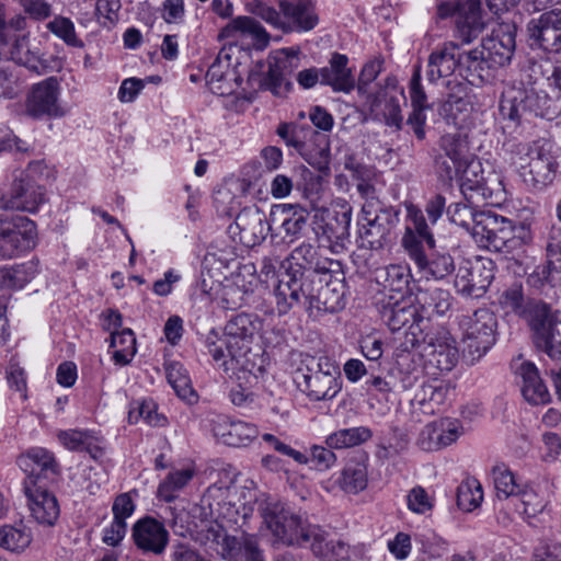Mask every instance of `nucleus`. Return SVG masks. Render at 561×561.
I'll list each match as a JSON object with an SVG mask.
<instances>
[{
	"mask_svg": "<svg viewBox=\"0 0 561 561\" xmlns=\"http://www.w3.org/2000/svg\"><path fill=\"white\" fill-rule=\"evenodd\" d=\"M534 73L541 75L539 82L529 89L511 90L503 94L500 114L503 119L519 124L526 113L551 119L561 108V66L549 60L536 64Z\"/></svg>",
	"mask_w": 561,
	"mask_h": 561,
	"instance_id": "f257e3e1",
	"label": "nucleus"
},
{
	"mask_svg": "<svg viewBox=\"0 0 561 561\" xmlns=\"http://www.w3.org/2000/svg\"><path fill=\"white\" fill-rule=\"evenodd\" d=\"M253 335L254 325L250 317L238 314L226 324L224 340L216 341V334L207 337L208 353L214 360H222L225 370H232L248 385L264 371L262 356L251 350Z\"/></svg>",
	"mask_w": 561,
	"mask_h": 561,
	"instance_id": "f03ea898",
	"label": "nucleus"
},
{
	"mask_svg": "<svg viewBox=\"0 0 561 561\" xmlns=\"http://www.w3.org/2000/svg\"><path fill=\"white\" fill-rule=\"evenodd\" d=\"M261 516L272 535L287 546L310 543L314 554L324 553V531L291 513L278 501L267 500L260 506Z\"/></svg>",
	"mask_w": 561,
	"mask_h": 561,
	"instance_id": "7ed1b4c3",
	"label": "nucleus"
},
{
	"mask_svg": "<svg viewBox=\"0 0 561 561\" xmlns=\"http://www.w3.org/2000/svg\"><path fill=\"white\" fill-rule=\"evenodd\" d=\"M376 307L383 323L392 331H404L403 351L426 342L424 334V314L413 296L396 298L393 295L381 293L376 300Z\"/></svg>",
	"mask_w": 561,
	"mask_h": 561,
	"instance_id": "20e7f679",
	"label": "nucleus"
},
{
	"mask_svg": "<svg viewBox=\"0 0 561 561\" xmlns=\"http://www.w3.org/2000/svg\"><path fill=\"white\" fill-rule=\"evenodd\" d=\"M294 381L314 401L331 400L341 390L340 368L325 356L304 355L294 373Z\"/></svg>",
	"mask_w": 561,
	"mask_h": 561,
	"instance_id": "39448f33",
	"label": "nucleus"
},
{
	"mask_svg": "<svg viewBox=\"0 0 561 561\" xmlns=\"http://www.w3.org/2000/svg\"><path fill=\"white\" fill-rule=\"evenodd\" d=\"M517 164L519 174L528 186L537 190L548 186L553 182L558 170L553 145L539 139L523 146Z\"/></svg>",
	"mask_w": 561,
	"mask_h": 561,
	"instance_id": "423d86ee",
	"label": "nucleus"
},
{
	"mask_svg": "<svg viewBox=\"0 0 561 561\" xmlns=\"http://www.w3.org/2000/svg\"><path fill=\"white\" fill-rule=\"evenodd\" d=\"M321 276L322 273L314 271L288 268L275 289L278 312L286 313L295 305L300 304L313 309Z\"/></svg>",
	"mask_w": 561,
	"mask_h": 561,
	"instance_id": "0eeeda50",
	"label": "nucleus"
},
{
	"mask_svg": "<svg viewBox=\"0 0 561 561\" xmlns=\"http://www.w3.org/2000/svg\"><path fill=\"white\" fill-rule=\"evenodd\" d=\"M472 237L480 247L494 252L510 253L520 244L513 221L492 210H481Z\"/></svg>",
	"mask_w": 561,
	"mask_h": 561,
	"instance_id": "6e6552de",
	"label": "nucleus"
},
{
	"mask_svg": "<svg viewBox=\"0 0 561 561\" xmlns=\"http://www.w3.org/2000/svg\"><path fill=\"white\" fill-rule=\"evenodd\" d=\"M352 207L345 205L341 211H331L327 208L318 209L313 216L312 230L320 249H328L332 253H340L346 248L350 237Z\"/></svg>",
	"mask_w": 561,
	"mask_h": 561,
	"instance_id": "1a4fd4ad",
	"label": "nucleus"
},
{
	"mask_svg": "<svg viewBox=\"0 0 561 561\" xmlns=\"http://www.w3.org/2000/svg\"><path fill=\"white\" fill-rule=\"evenodd\" d=\"M495 325V317L488 309H479L472 316L461 319L463 356L471 364L480 359L493 345Z\"/></svg>",
	"mask_w": 561,
	"mask_h": 561,
	"instance_id": "9d476101",
	"label": "nucleus"
},
{
	"mask_svg": "<svg viewBox=\"0 0 561 561\" xmlns=\"http://www.w3.org/2000/svg\"><path fill=\"white\" fill-rule=\"evenodd\" d=\"M36 239L37 229L33 220L21 215H0V260L31 251Z\"/></svg>",
	"mask_w": 561,
	"mask_h": 561,
	"instance_id": "9b49d317",
	"label": "nucleus"
},
{
	"mask_svg": "<svg viewBox=\"0 0 561 561\" xmlns=\"http://www.w3.org/2000/svg\"><path fill=\"white\" fill-rule=\"evenodd\" d=\"M402 245L410 260L414 262L420 272L426 277L432 276L436 279H442L455 270L454 260L450 254L438 252L434 249L430 250L431 253L428 254L422 241L411 232L403 236Z\"/></svg>",
	"mask_w": 561,
	"mask_h": 561,
	"instance_id": "f8f14e48",
	"label": "nucleus"
},
{
	"mask_svg": "<svg viewBox=\"0 0 561 561\" xmlns=\"http://www.w3.org/2000/svg\"><path fill=\"white\" fill-rule=\"evenodd\" d=\"M529 327L536 346L561 364V321L556 319L549 305L539 306L533 312Z\"/></svg>",
	"mask_w": 561,
	"mask_h": 561,
	"instance_id": "ddd939ff",
	"label": "nucleus"
},
{
	"mask_svg": "<svg viewBox=\"0 0 561 561\" xmlns=\"http://www.w3.org/2000/svg\"><path fill=\"white\" fill-rule=\"evenodd\" d=\"M494 278V263L490 259L478 257L474 262L460 265L455 277V287L458 293L479 298Z\"/></svg>",
	"mask_w": 561,
	"mask_h": 561,
	"instance_id": "4468645a",
	"label": "nucleus"
},
{
	"mask_svg": "<svg viewBox=\"0 0 561 561\" xmlns=\"http://www.w3.org/2000/svg\"><path fill=\"white\" fill-rule=\"evenodd\" d=\"M44 201V188L22 173L13 181L9 194H0V209L34 213Z\"/></svg>",
	"mask_w": 561,
	"mask_h": 561,
	"instance_id": "2eb2a0df",
	"label": "nucleus"
},
{
	"mask_svg": "<svg viewBox=\"0 0 561 561\" xmlns=\"http://www.w3.org/2000/svg\"><path fill=\"white\" fill-rule=\"evenodd\" d=\"M531 45L551 51H561V10H551L531 19L527 24Z\"/></svg>",
	"mask_w": 561,
	"mask_h": 561,
	"instance_id": "dca6fc26",
	"label": "nucleus"
},
{
	"mask_svg": "<svg viewBox=\"0 0 561 561\" xmlns=\"http://www.w3.org/2000/svg\"><path fill=\"white\" fill-rule=\"evenodd\" d=\"M236 229L239 231V240L248 248L261 244L270 231L273 224L271 217L257 206L244 207L239 211L234 219Z\"/></svg>",
	"mask_w": 561,
	"mask_h": 561,
	"instance_id": "f3484780",
	"label": "nucleus"
},
{
	"mask_svg": "<svg viewBox=\"0 0 561 561\" xmlns=\"http://www.w3.org/2000/svg\"><path fill=\"white\" fill-rule=\"evenodd\" d=\"M24 492L28 500L31 516L43 526H53L59 517V505L56 496L46 489V483L35 480L24 481Z\"/></svg>",
	"mask_w": 561,
	"mask_h": 561,
	"instance_id": "a211bd4d",
	"label": "nucleus"
},
{
	"mask_svg": "<svg viewBox=\"0 0 561 561\" xmlns=\"http://www.w3.org/2000/svg\"><path fill=\"white\" fill-rule=\"evenodd\" d=\"M136 547L144 553L160 556L169 542V533L163 523L146 516L137 520L131 528Z\"/></svg>",
	"mask_w": 561,
	"mask_h": 561,
	"instance_id": "6ab92c4d",
	"label": "nucleus"
},
{
	"mask_svg": "<svg viewBox=\"0 0 561 561\" xmlns=\"http://www.w3.org/2000/svg\"><path fill=\"white\" fill-rule=\"evenodd\" d=\"M58 93L59 84L54 77L34 85L26 100V114L34 118L61 116L64 112L58 104Z\"/></svg>",
	"mask_w": 561,
	"mask_h": 561,
	"instance_id": "aec40b11",
	"label": "nucleus"
},
{
	"mask_svg": "<svg viewBox=\"0 0 561 561\" xmlns=\"http://www.w3.org/2000/svg\"><path fill=\"white\" fill-rule=\"evenodd\" d=\"M423 354L426 357V365L438 373L450 371L459 359L456 341L447 333L431 337L424 346Z\"/></svg>",
	"mask_w": 561,
	"mask_h": 561,
	"instance_id": "412c9836",
	"label": "nucleus"
},
{
	"mask_svg": "<svg viewBox=\"0 0 561 561\" xmlns=\"http://www.w3.org/2000/svg\"><path fill=\"white\" fill-rule=\"evenodd\" d=\"M206 81L210 91L218 95H230L241 84L242 79L231 67L230 55L226 50H220L208 68Z\"/></svg>",
	"mask_w": 561,
	"mask_h": 561,
	"instance_id": "4be33fe9",
	"label": "nucleus"
},
{
	"mask_svg": "<svg viewBox=\"0 0 561 561\" xmlns=\"http://www.w3.org/2000/svg\"><path fill=\"white\" fill-rule=\"evenodd\" d=\"M273 226H279L290 242L302 237L308 227L309 213L297 205H274L270 211Z\"/></svg>",
	"mask_w": 561,
	"mask_h": 561,
	"instance_id": "5701e85b",
	"label": "nucleus"
},
{
	"mask_svg": "<svg viewBox=\"0 0 561 561\" xmlns=\"http://www.w3.org/2000/svg\"><path fill=\"white\" fill-rule=\"evenodd\" d=\"M211 431L219 442L231 447L248 446L259 435L255 425L243 421H230L222 416L213 421Z\"/></svg>",
	"mask_w": 561,
	"mask_h": 561,
	"instance_id": "b1692460",
	"label": "nucleus"
},
{
	"mask_svg": "<svg viewBox=\"0 0 561 561\" xmlns=\"http://www.w3.org/2000/svg\"><path fill=\"white\" fill-rule=\"evenodd\" d=\"M319 245L316 248L309 242H304L296 247L289 254V267L304 272L314 271L317 273L333 272L339 267L337 261L323 256Z\"/></svg>",
	"mask_w": 561,
	"mask_h": 561,
	"instance_id": "393cba45",
	"label": "nucleus"
},
{
	"mask_svg": "<svg viewBox=\"0 0 561 561\" xmlns=\"http://www.w3.org/2000/svg\"><path fill=\"white\" fill-rule=\"evenodd\" d=\"M397 222L396 213H383L377 219L358 221L362 247L379 250L391 242V231Z\"/></svg>",
	"mask_w": 561,
	"mask_h": 561,
	"instance_id": "a878e982",
	"label": "nucleus"
},
{
	"mask_svg": "<svg viewBox=\"0 0 561 561\" xmlns=\"http://www.w3.org/2000/svg\"><path fill=\"white\" fill-rule=\"evenodd\" d=\"M268 70L264 79V85L278 94L287 76H289L299 66L297 51L293 49H280L271 54L267 58Z\"/></svg>",
	"mask_w": 561,
	"mask_h": 561,
	"instance_id": "bb28decb",
	"label": "nucleus"
},
{
	"mask_svg": "<svg viewBox=\"0 0 561 561\" xmlns=\"http://www.w3.org/2000/svg\"><path fill=\"white\" fill-rule=\"evenodd\" d=\"M19 467L26 473L25 480H35V483H45L48 472L55 474L56 461L54 456L45 448L34 447L18 458Z\"/></svg>",
	"mask_w": 561,
	"mask_h": 561,
	"instance_id": "cd10ccee",
	"label": "nucleus"
},
{
	"mask_svg": "<svg viewBox=\"0 0 561 561\" xmlns=\"http://www.w3.org/2000/svg\"><path fill=\"white\" fill-rule=\"evenodd\" d=\"M283 16L298 31H311L319 23L313 0H279Z\"/></svg>",
	"mask_w": 561,
	"mask_h": 561,
	"instance_id": "c85d7f7f",
	"label": "nucleus"
},
{
	"mask_svg": "<svg viewBox=\"0 0 561 561\" xmlns=\"http://www.w3.org/2000/svg\"><path fill=\"white\" fill-rule=\"evenodd\" d=\"M277 134L286 141L288 146L296 148L310 165L320 172L329 171L330 149L329 144L324 137H322L323 146L319 147L316 151H307L306 145L299 138L298 131L296 129H291L289 125H280L277 128Z\"/></svg>",
	"mask_w": 561,
	"mask_h": 561,
	"instance_id": "c756f323",
	"label": "nucleus"
},
{
	"mask_svg": "<svg viewBox=\"0 0 561 561\" xmlns=\"http://www.w3.org/2000/svg\"><path fill=\"white\" fill-rule=\"evenodd\" d=\"M26 26V19L15 14L7 19V8L0 2V56L8 55L13 47H20L28 41V34H19Z\"/></svg>",
	"mask_w": 561,
	"mask_h": 561,
	"instance_id": "7c9ffc66",
	"label": "nucleus"
},
{
	"mask_svg": "<svg viewBox=\"0 0 561 561\" xmlns=\"http://www.w3.org/2000/svg\"><path fill=\"white\" fill-rule=\"evenodd\" d=\"M347 62L345 55L334 53L329 66L320 70V82L332 87L334 91L350 92L355 85V80Z\"/></svg>",
	"mask_w": 561,
	"mask_h": 561,
	"instance_id": "2f4dec72",
	"label": "nucleus"
},
{
	"mask_svg": "<svg viewBox=\"0 0 561 561\" xmlns=\"http://www.w3.org/2000/svg\"><path fill=\"white\" fill-rule=\"evenodd\" d=\"M455 11L459 14L457 28L462 43H470L483 27L480 0H458Z\"/></svg>",
	"mask_w": 561,
	"mask_h": 561,
	"instance_id": "473e14b6",
	"label": "nucleus"
},
{
	"mask_svg": "<svg viewBox=\"0 0 561 561\" xmlns=\"http://www.w3.org/2000/svg\"><path fill=\"white\" fill-rule=\"evenodd\" d=\"M446 89V100L442 105V112L445 116L457 121L459 116L467 115L472 108L470 88L467 82L454 79L447 81Z\"/></svg>",
	"mask_w": 561,
	"mask_h": 561,
	"instance_id": "72a5a7b5",
	"label": "nucleus"
},
{
	"mask_svg": "<svg viewBox=\"0 0 561 561\" xmlns=\"http://www.w3.org/2000/svg\"><path fill=\"white\" fill-rule=\"evenodd\" d=\"M457 49L458 45L449 42L430 55L426 71V77L430 82L435 83L439 79L454 73L456 68H458Z\"/></svg>",
	"mask_w": 561,
	"mask_h": 561,
	"instance_id": "f704fd0d",
	"label": "nucleus"
},
{
	"mask_svg": "<svg viewBox=\"0 0 561 561\" xmlns=\"http://www.w3.org/2000/svg\"><path fill=\"white\" fill-rule=\"evenodd\" d=\"M522 378L523 397L531 404H545L549 402V391L539 376L537 367L530 362H524L517 369Z\"/></svg>",
	"mask_w": 561,
	"mask_h": 561,
	"instance_id": "c9c22d12",
	"label": "nucleus"
},
{
	"mask_svg": "<svg viewBox=\"0 0 561 561\" xmlns=\"http://www.w3.org/2000/svg\"><path fill=\"white\" fill-rule=\"evenodd\" d=\"M343 286L340 279L333 277L332 272H323L321 284L317 288L313 309L327 312H336L343 307Z\"/></svg>",
	"mask_w": 561,
	"mask_h": 561,
	"instance_id": "e433bc0d",
	"label": "nucleus"
},
{
	"mask_svg": "<svg viewBox=\"0 0 561 561\" xmlns=\"http://www.w3.org/2000/svg\"><path fill=\"white\" fill-rule=\"evenodd\" d=\"M227 545L222 560L226 561H265L259 539L254 535L241 534Z\"/></svg>",
	"mask_w": 561,
	"mask_h": 561,
	"instance_id": "4c0bfd02",
	"label": "nucleus"
},
{
	"mask_svg": "<svg viewBox=\"0 0 561 561\" xmlns=\"http://www.w3.org/2000/svg\"><path fill=\"white\" fill-rule=\"evenodd\" d=\"M561 274V244L550 242L547 245V263L537 266L528 276V283L534 287L545 284H556Z\"/></svg>",
	"mask_w": 561,
	"mask_h": 561,
	"instance_id": "58836bf2",
	"label": "nucleus"
},
{
	"mask_svg": "<svg viewBox=\"0 0 561 561\" xmlns=\"http://www.w3.org/2000/svg\"><path fill=\"white\" fill-rule=\"evenodd\" d=\"M221 36L227 38L250 37L262 46H266L270 41L264 27L250 16H238L231 20L222 28Z\"/></svg>",
	"mask_w": 561,
	"mask_h": 561,
	"instance_id": "ea45409f",
	"label": "nucleus"
},
{
	"mask_svg": "<svg viewBox=\"0 0 561 561\" xmlns=\"http://www.w3.org/2000/svg\"><path fill=\"white\" fill-rule=\"evenodd\" d=\"M500 304L503 308L513 311L524 318L528 325L530 324V316L539 306H547L541 300L526 299L523 294L522 285H513L504 290L500 297Z\"/></svg>",
	"mask_w": 561,
	"mask_h": 561,
	"instance_id": "a19ab883",
	"label": "nucleus"
},
{
	"mask_svg": "<svg viewBox=\"0 0 561 561\" xmlns=\"http://www.w3.org/2000/svg\"><path fill=\"white\" fill-rule=\"evenodd\" d=\"M413 297L420 311L424 314V320L433 313L445 314L451 306L450 294L442 288L421 290Z\"/></svg>",
	"mask_w": 561,
	"mask_h": 561,
	"instance_id": "79ce46f5",
	"label": "nucleus"
},
{
	"mask_svg": "<svg viewBox=\"0 0 561 561\" xmlns=\"http://www.w3.org/2000/svg\"><path fill=\"white\" fill-rule=\"evenodd\" d=\"M482 48L490 66L503 67L507 65L513 57L515 39L511 34L497 35L486 39Z\"/></svg>",
	"mask_w": 561,
	"mask_h": 561,
	"instance_id": "37998d69",
	"label": "nucleus"
},
{
	"mask_svg": "<svg viewBox=\"0 0 561 561\" xmlns=\"http://www.w3.org/2000/svg\"><path fill=\"white\" fill-rule=\"evenodd\" d=\"M461 183L460 191L463 197L471 202L474 198V194L485 196L486 181L484 179L480 162L471 161L467 162L461 169Z\"/></svg>",
	"mask_w": 561,
	"mask_h": 561,
	"instance_id": "c03bdc74",
	"label": "nucleus"
},
{
	"mask_svg": "<svg viewBox=\"0 0 561 561\" xmlns=\"http://www.w3.org/2000/svg\"><path fill=\"white\" fill-rule=\"evenodd\" d=\"M368 473L365 462L351 460L342 471L339 484L343 491L357 494L366 489Z\"/></svg>",
	"mask_w": 561,
	"mask_h": 561,
	"instance_id": "a18cd8bd",
	"label": "nucleus"
},
{
	"mask_svg": "<svg viewBox=\"0 0 561 561\" xmlns=\"http://www.w3.org/2000/svg\"><path fill=\"white\" fill-rule=\"evenodd\" d=\"M111 347L116 348L113 353L115 364L128 365L137 352L134 332L130 329L111 332Z\"/></svg>",
	"mask_w": 561,
	"mask_h": 561,
	"instance_id": "49530a36",
	"label": "nucleus"
},
{
	"mask_svg": "<svg viewBox=\"0 0 561 561\" xmlns=\"http://www.w3.org/2000/svg\"><path fill=\"white\" fill-rule=\"evenodd\" d=\"M194 476L195 470L193 468H184L170 472L158 486V497L169 503L174 501L176 493L185 488Z\"/></svg>",
	"mask_w": 561,
	"mask_h": 561,
	"instance_id": "de8ad7c7",
	"label": "nucleus"
},
{
	"mask_svg": "<svg viewBox=\"0 0 561 561\" xmlns=\"http://www.w3.org/2000/svg\"><path fill=\"white\" fill-rule=\"evenodd\" d=\"M168 382L174 389L179 398L192 402L196 394L192 388L191 379L181 363L172 362L165 367Z\"/></svg>",
	"mask_w": 561,
	"mask_h": 561,
	"instance_id": "09e8293b",
	"label": "nucleus"
},
{
	"mask_svg": "<svg viewBox=\"0 0 561 561\" xmlns=\"http://www.w3.org/2000/svg\"><path fill=\"white\" fill-rule=\"evenodd\" d=\"M370 437V430L364 426L343 428L330 434L325 439V444L328 447L335 449L350 448L365 443Z\"/></svg>",
	"mask_w": 561,
	"mask_h": 561,
	"instance_id": "8fccbe9b",
	"label": "nucleus"
},
{
	"mask_svg": "<svg viewBox=\"0 0 561 561\" xmlns=\"http://www.w3.org/2000/svg\"><path fill=\"white\" fill-rule=\"evenodd\" d=\"M376 279L385 289L400 294L409 285L410 271L405 266L392 264L377 271Z\"/></svg>",
	"mask_w": 561,
	"mask_h": 561,
	"instance_id": "3c124183",
	"label": "nucleus"
},
{
	"mask_svg": "<svg viewBox=\"0 0 561 561\" xmlns=\"http://www.w3.org/2000/svg\"><path fill=\"white\" fill-rule=\"evenodd\" d=\"M483 500V490L474 478L463 480L457 489V505L465 512H472L480 506Z\"/></svg>",
	"mask_w": 561,
	"mask_h": 561,
	"instance_id": "603ef678",
	"label": "nucleus"
},
{
	"mask_svg": "<svg viewBox=\"0 0 561 561\" xmlns=\"http://www.w3.org/2000/svg\"><path fill=\"white\" fill-rule=\"evenodd\" d=\"M492 477L499 499L516 497L520 493L522 488L517 483L514 473L504 463L493 467Z\"/></svg>",
	"mask_w": 561,
	"mask_h": 561,
	"instance_id": "864d4df0",
	"label": "nucleus"
},
{
	"mask_svg": "<svg viewBox=\"0 0 561 561\" xmlns=\"http://www.w3.org/2000/svg\"><path fill=\"white\" fill-rule=\"evenodd\" d=\"M32 541L31 533L24 527L4 525L0 528V547L10 551H22Z\"/></svg>",
	"mask_w": 561,
	"mask_h": 561,
	"instance_id": "5fc2aeb1",
	"label": "nucleus"
},
{
	"mask_svg": "<svg viewBox=\"0 0 561 561\" xmlns=\"http://www.w3.org/2000/svg\"><path fill=\"white\" fill-rule=\"evenodd\" d=\"M10 289L22 288L38 273V261L26 262L8 266Z\"/></svg>",
	"mask_w": 561,
	"mask_h": 561,
	"instance_id": "6e6d98bb",
	"label": "nucleus"
},
{
	"mask_svg": "<svg viewBox=\"0 0 561 561\" xmlns=\"http://www.w3.org/2000/svg\"><path fill=\"white\" fill-rule=\"evenodd\" d=\"M439 148L442 154L449 158L460 165L466 164L465 154L467 151V144L465 139L458 134H446L440 138Z\"/></svg>",
	"mask_w": 561,
	"mask_h": 561,
	"instance_id": "4d7b16f0",
	"label": "nucleus"
},
{
	"mask_svg": "<svg viewBox=\"0 0 561 561\" xmlns=\"http://www.w3.org/2000/svg\"><path fill=\"white\" fill-rule=\"evenodd\" d=\"M458 67L461 69H466L467 76L478 77L479 79L483 78L482 71L484 70V66L489 62L485 59V54L482 49H472L470 51L458 54L457 55Z\"/></svg>",
	"mask_w": 561,
	"mask_h": 561,
	"instance_id": "13d9d810",
	"label": "nucleus"
},
{
	"mask_svg": "<svg viewBox=\"0 0 561 561\" xmlns=\"http://www.w3.org/2000/svg\"><path fill=\"white\" fill-rule=\"evenodd\" d=\"M47 28L67 45L83 47V42L78 38L72 21L65 16H56L47 24Z\"/></svg>",
	"mask_w": 561,
	"mask_h": 561,
	"instance_id": "bf43d9fd",
	"label": "nucleus"
},
{
	"mask_svg": "<svg viewBox=\"0 0 561 561\" xmlns=\"http://www.w3.org/2000/svg\"><path fill=\"white\" fill-rule=\"evenodd\" d=\"M516 497L522 504V510L518 508V511L526 517L537 516L547 505L546 499L534 489H522Z\"/></svg>",
	"mask_w": 561,
	"mask_h": 561,
	"instance_id": "052dcab7",
	"label": "nucleus"
},
{
	"mask_svg": "<svg viewBox=\"0 0 561 561\" xmlns=\"http://www.w3.org/2000/svg\"><path fill=\"white\" fill-rule=\"evenodd\" d=\"M447 214L456 225L472 230V227L477 225L478 216L481 211H477L467 204L455 203L447 208Z\"/></svg>",
	"mask_w": 561,
	"mask_h": 561,
	"instance_id": "680f3d73",
	"label": "nucleus"
},
{
	"mask_svg": "<svg viewBox=\"0 0 561 561\" xmlns=\"http://www.w3.org/2000/svg\"><path fill=\"white\" fill-rule=\"evenodd\" d=\"M60 442L70 450L82 451L87 450L93 458L98 457V453L101 450L95 448V451L91 449V442L89 436L80 431H68L60 432L58 435Z\"/></svg>",
	"mask_w": 561,
	"mask_h": 561,
	"instance_id": "e2e57ef3",
	"label": "nucleus"
},
{
	"mask_svg": "<svg viewBox=\"0 0 561 561\" xmlns=\"http://www.w3.org/2000/svg\"><path fill=\"white\" fill-rule=\"evenodd\" d=\"M119 0H96L95 14L101 25L111 27L119 20Z\"/></svg>",
	"mask_w": 561,
	"mask_h": 561,
	"instance_id": "0e129e2a",
	"label": "nucleus"
},
{
	"mask_svg": "<svg viewBox=\"0 0 561 561\" xmlns=\"http://www.w3.org/2000/svg\"><path fill=\"white\" fill-rule=\"evenodd\" d=\"M236 536L229 535L225 527L218 523H210L205 530V538L208 542L215 545L214 549L222 559L225 556L226 545H230Z\"/></svg>",
	"mask_w": 561,
	"mask_h": 561,
	"instance_id": "69168bd1",
	"label": "nucleus"
},
{
	"mask_svg": "<svg viewBox=\"0 0 561 561\" xmlns=\"http://www.w3.org/2000/svg\"><path fill=\"white\" fill-rule=\"evenodd\" d=\"M248 9L252 14L261 18L266 23L278 28L285 27V22L283 21L279 12L267 2L263 0H254L248 5Z\"/></svg>",
	"mask_w": 561,
	"mask_h": 561,
	"instance_id": "338daca9",
	"label": "nucleus"
},
{
	"mask_svg": "<svg viewBox=\"0 0 561 561\" xmlns=\"http://www.w3.org/2000/svg\"><path fill=\"white\" fill-rule=\"evenodd\" d=\"M440 422L430 423L424 426L419 436V445L424 450H437L443 448Z\"/></svg>",
	"mask_w": 561,
	"mask_h": 561,
	"instance_id": "774afa93",
	"label": "nucleus"
}]
</instances>
